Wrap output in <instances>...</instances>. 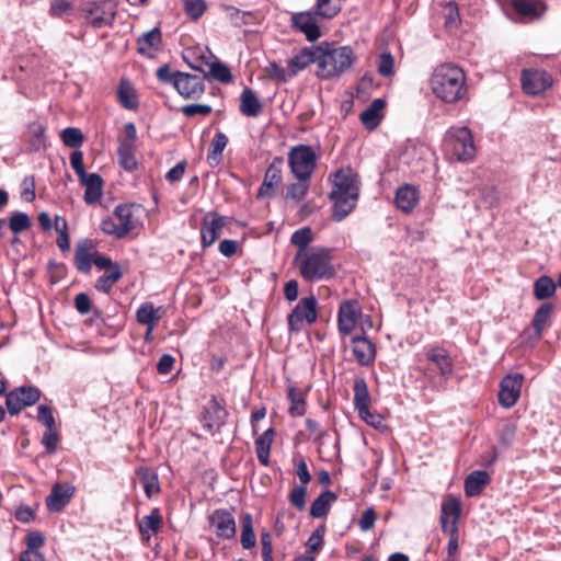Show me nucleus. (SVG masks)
Wrapping results in <instances>:
<instances>
[{
    "mask_svg": "<svg viewBox=\"0 0 561 561\" xmlns=\"http://www.w3.org/2000/svg\"><path fill=\"white\" fill-rule=\"evenodd\" d=\"M307 485H295L289 494L288 502L299 512L306 507Z\"/></svg>",
    "mask_w": 561,
    "mask_h": 561,
    "instance_id": "54",
    "label": "nucleus"
},
{
    "mask_svg": "<svg viewBox=\"0 0 561 561\" xmlns=\"http://www.w3.org/2000/svg\"><path fill=\"white\" fill-rule=\"evenodd\" d=\"M185 11L188 16L197 20L205 13L206 3L204 0H190L185 3Z\"/></svg>",
    "mask_w": 561,
    "mask_h": 561,
    "instance_id": "62",
    "label": "nucleus"
},
{
    "mask_svg": "<svg viewBox=\"0 0 561 561\" xmlns=\"http://www.w3.org/2000/svg\"><path fill=\"white\" fill-rule=\"evenodd\" d=\"M156 78L162 84H170L185 100H198L205 93L204 78L188 72L172 70L164 64L156 70Z\"/></svg>",
    "mask_w": 561,
    "mask_h": 561,
    "instance_id": "4",
    "label": "nucleus"
},
{
    "mask_svg": "<svg viewBox=\"0 0 561 561\" xmlns=\"http://www.w3.org/2000/svg\"><path fill=\"white\" fill-rule=\"evenodd\" d=\"M226 225L225 217L216 211L209 213L202 221L201 241L203 248H208L218 239Z\"/></svg>",
    "mask_w": 561,
    "mask_h": 561,
    "instance_id": "22",
    "label": "nucleus"
},
{
    "mask_svg": "<svg viewBox=\"0 0 561 561\" xmlns=\"http://www.w3.org/2000/svg\"><path fill=\"white\" fill-rule=\"evenodd\" d=\"M116 98L119 105L125 110L136 111L139 107L137 90L133 82L126 77H123L119 80L116 90Z\"/></svg>",
    "mask_w": 561,
    "mask_h": 561,
    "instance_id": "25",
    "label": "nucleus"
},
{
    "mask_svg": "<svg viewBox=\"0 0 561 561\" xmlns=\"http://www.w3.org/2000/svg\"><path fill=\"white\" fill-rule=\"evenodd\" d=\"M553 312L554 306L551 302H545L536 310L531 324L538 340L541 339L543 330L548 327Z\"/></svg>",
    "mask_w": 561,
    "mask_h": 561,
    "instance_id": "38",
    "label": "nucleus"
},
{
    "mask_svg": "<svg viewBox=\"0 0 561 561\" xmlns=\"http://www.w3.org/2000/svg\"><path fill=\"white\" fill-rule=\"evenodd\" d=\"M385 107V100L375 99L368 107L360 113L359 119L362 124L369 130L377 128L383 118Z\"/></svg>",
    "mask_w": 561,
    "mask_h": 561,
    "instance_id": "31",
    "label": "nucleus"
},
{
    "mask_svg": "<svg viewBox=\"0 0 561 561\" xmlns=\"http://www.w3.org/2000/svg\"><path fill=\"white\" fill-rule=\"evenodd\" d=\"M116 13V5L110 0L89 2L80 10L85 24L93 28L113 26Z\"/></svg>",
    "mask_w": 561,
    "mask_h": 561,
    "instance_id": "8",
    "label": "nucleus"
},
{
    "mask_svg": "<svg viewBox=\"0 0 561 561\" xmlns=\"http://www.w3.org/2000/svg\"><path fill=\"white\" fill-rule=\"evenodd\" d=\"M445 26L447 28H456L460 23L458 5L455 2H448L445 7Z\"/></svg>",
    "mask_w": 561,
    "mask_h": 561,
    "instance_id": "59",
    "label": "nucleus"
},
{
    "mask_svg": "<svg viewBox=\"0 0 561 561\" xmlns=\"http://www.w3.org/2000/svg\"><path fill=\"white\" fill-rule=\"evenodd\" d=\"M239 111L247 117H256L262 113L263 104L251 88L245 87L242 90L240 94Z\"/></svg>",
    "mask_w": 561,
    "mask_h": 561,
    "instance_id": "32",
    "label": "nucleus"
},
{
    "mask_svg": "<svg viewBox=\"0 0 561 561\" xmlns=\"http://www.w3.org/2000/svg\"><path fill=\"white\" fill-rule=\"evenodd\" d=\"M520 84L526 94L540 95L552 87L553 78L543 69L528 68L520 72Z\"/></svg>",
    "mask_w": 561,
    "mask_h": 561,
    "instance_id": "11",
    "label": "nucleus"
},
{
    "mask_svg": "<svg viewBox=\"0 0 561 561\" xmlns=\"http://www.w3.org/2000/svg\"><path fill=\"white\" fill-rule=\"evenodd\" d=\"M351 344L353 355L360 366L374 365L377 355L376 345L366 335L353 336Z\"/></svg>",
    "mask_w": 561,
    "mask_h": 561,
    "instance_id": "23",
    "label": "nucleus"
},
{
    "mask_svg": "<svg viewBox=\"0 0 561 561\" xmlns=\"http://www.w3.org/2000/svg\"><path fill=\"white\" fill-rule=\"evenodd\" d=\"M75 307L81 314H87L91 311L94 312V318H101V312L98 309H93L92 301L85 293L77 294L75 297Z\"/></svg>",
    "mask_w": 561,
    "mask_h": 561,
    "instance_id": "55",
    "label": "nucleus"
},
{
    "mask_svg": "<svg viewBox=\"0 0 561 561\" xmlns=\"http://www.w3.org/2000/svg\"><path fill=\"white\" fill-rule=\"evenodd\" d=\"M491 483V476L484 470H476L469 473L463 483L465 494L468 497L479 496Z\"/></svg>",
    "mask_w": 561,
    "mask_h": 561,
    "instance_id": "28",
    "label": "nucleus"
},
{
    "mask_svg": "<svg viewBox=\"0 0 561 561\" xmlns=\"http://www.w3.org/2000/svg\"><path fill=\"white\" fill-rule=\"evenodd\" d=\"M337 496L334 492L330 490L323 491L318 497L314 499L310 506V515L313 518L324 517L331 505L336 501Z\"/></svg>",
    "mask_w": 561,
    "mask_h": 561,
    "instance_id": "40",
    "label": "nucleus"
},
{
    "mask_svg": "<svg viewBox=\"0 0 561 561\" xmlns=\"http://www.w3.org/2000/svg\"><path fill=\"white\" fill-rule=\"evenodd\" d=\"M41 391L34 386H23L7 394L5 404L12 415L20 413L25 407L35 404Z\"/></svg>",
    "mask_w": 561,
    "mask_h": 561,
    "instance_id": "13",
    "label": "nucleus"
},
{
    "mask_svg": "<svg viewBox=\"0 0 561 561\" xmlns=\"http://www.w3.org/2000/svg\"><path fill=\"white\" fill-rule=\"evenodd\" d=\"M31 227L30 217L25 213H14L9 220V228L14 233L26 231Z\"/></svg>",
    "mask_w": 561,
    "mask_h": 561,
    "instance_id": "57",
    "label": "nucleus"
},
{
    "mask_svg": "<svg viewBox=\"0 0 561 561\" xmlns=\"http://www.w3.org/2000/svg\"><path fill=\"white\" fill-rule=\"evenodd\" d=\"M241 526H242L241 538H240L241 545H242L243 549H247V550L252 549L253 547H255L256 538H255V534L253 530V520H252L251 514L247 513L242 516Z\"/></svg>",
    "mask_w": 561,
    "mask_h": 561,
    "instance_id": "46",
    "label": "nucleus"
},
{
    "mask_svg": "<svg viewBox=\"0 0 561 561\" xmlns=\"http://www.w3.org/2000/svg\"><path fill=\"white\" fill-rule=\"evenodd\" d=\"M80 184L84 187V202L89 205L100 201L103 191V180L98 173L85 174L79 178Z\"/></svg>",
    "mask_w": 561,
    "mask_h": 561,
    "instance_id": "29",
    "label": "nucleus"
},
{
    "mask_svg": "<svg viewBox=\"0 0 561 561\" xmlns=\"http://www.w3.org/2000/svg\"><path fill=\"white\" fill-rule=\"evenodd\" d=\"M317 299L314 296L304 297L295 306L287 317L288 330L300 332L305 324H312L317 321Z\"/></svg>",
    "mask_w": 561,
    "mask_h": 561,
    "instance_id": "10",
    "label": "nucleus"
},
{
    "mask_svg": "<svg viewBox=\"0 0 561 561\" xmlns=\"http://www.w3.org/2000/svg\"><path fill=\"white\" fill-rule=\"evenodd\" d=\"M377 71L380 76L389 78L394 75V58L391 53L383 51L377 61Z\"/></svg>",
    "mask_w": 561,
    "mask_h": 561,
    "instance_id": "53",
    "label": "nucleus"
},
{
    "mask_svg": "<svg viewBox=\"0 0 561 561\" xmlns=\"http://www.w3.org/2000/svg\"><path fill=\"white\" fill-rule=\"evenodd\" d=\"M274 436H275V431H274V428L270 427L262 435H260L254 442L256 457L262 466L266 467L270 463V454H271V447H272V443L274 440Z\"/></svg>",
    "mask_w": 561,
    "mask_h": 561,
    "instance_id": "37",
    "label": "nucleus"
},
{
    "mask_svg": "<svg viewBox=\"0 0 561 561\" xmlns=\"http://www.w3.org/2000/svg\"><path fill=\"white\" fill-rule=\"evenodd\" d=\"M287 399L290 402L288 413L290 416H302L306 413V392L295 386H289L287 389Z\"/></svg>",
    "mask_w": 561,
    "mask_h": 561,
    "instance_id": "39",
    "label": "nucleus"
},
{
    "mask_svg": "<svg viewBox=\"0 0 561 561\" xmlns=\"http://www.w3.org/2000/svg\"><path fill=\"white\" fill-rule=\"evenodd\" d=\"M266 75L277 81V82H287L293 78L290 75L289 69L285 70L283 67H280L277 62L273 61L270 62V65L265 69Z\"/></svg>",
    "mask_w": 561,
    "mask_h": 561,
    "instance_id": "58",
    "label": "nucleus"
},
{
    "mask_svg": "<svg viewBox=\"0 0 561 561\" xmlns=\"http://www.w3.org/2000/svg\"><path fill=\"white\" fill-rule=\"evenodd\" d=\"M283 164L282 157H275L265 171L263 182L257 191V197H271L275 195V190L283 181Z\"/></svg>",
    "mask_w": 561,
    "mask_h": 561,
    "instance_id": "18",
    "label": "nucleus"
},
{
    "mask_svg": "<svg viewBox=\"0 0 561 561\" xmlns=\"http://www.w3.org/2000/svg\"><path fill=\"white\" fill-rule=\"evenodd\" d=\"M123 273L121 266H114L113 271L106 272L95 282V288L99 291L108 294L113 286L122 278Z\"/></svg>",
    "mask_w": 561,
    "mask_h": 561,
    "instance_id": "47",
    "label": "nucleus"
},
{
    "mask_svg": "<svg viewBox=\"0 0 561 561\" xmlns=\"http://www.w3.org/2000/svg\"><path fill=\"white\" fill-rule=\"evenodd\" d=\"M101 229L107 234H114L117 238H124L135 229L134 211L131 205H117L113 213V218L108 217L102 220Z\"/></svg>",
    "mask_w": 561,
    "mask_h": 561,
    "instance_id": "9",
    "label": "nucleus"
},
{
    "mask_svg": "<svg viewBox=\"0 0 561 561\" xmlns=\"http://www.w3.org/2000/svg\"><path fill=\"white\" fill-rule=\"evenodd\" d=\"M443 150L450 160H472L476 156V146L471 130L466 126L450 127L444 136Z\"/></svg>",
    "mask_w": 561,
    "mask_h": 561,
    "instance_id": "5",
    "label": "nucleus"
},
{
    "mask_svg": "<svg viewBox=\"0 0 561 561\" xmlns=\"http://www.w3.org/2000/svg\"><path fill=\"white\" fill-rule=\"evenodd\" d=\"M228 145V137L218 131L215 134L207 151V162L211 168L217 167L221 162L222 151Z\"/></svg>",
    "mask_w": 561,
    "mask_h": 561,
    "instance_id": "41",
    "label": "nucleus"
},
{
    "mask_svg": "<svg viewBox=\"0 0 561 561\" xmlns=\"http://www.w3.org/2000/svg\"><path fill=\"white\" fill-rule=\"evenodd\" d=\"M356 61V55L351 46H335L330 42L317 45L316 76L321 80L340 78Z\"/></svg>",
    "mask_w": 561,
    "mask_h": 561,
    "instance_id": "1",
    "label": "nucleus"
},
{
    "mask_svg": "<svg viewBox=\"0 0 561 561\" xmlns=\"http://www.w3.org/2000/svg\"><path fill=\"white\" fill-rule=\"evenodd\" d=\"M341 11V7L332 0H317L316 9L312 11L317 16L333 19Z\"/></svg>",
    "mask_w": 561,
    "mask_h": 561,
    "instance_id": "51",
    "label": "nucleus"
},
{
    "mask_svg": "<svg viewBox=\"0 0 561 561\" xmlns=\"http://www.w3.org/2000/svg\"><path fill=\"white\" fill-rule=\"evenodd\" d=\"M163 519L160 513V510L154 507L151 510L150 514L144 516L141 520L138 522V530L141 536V539L145 541H149L150 533L157 534L161 526Z\"/></svg>",
    "mask_w": 561,
    "mask_h": 561,
    "instance_id": "36",
    "label": "nucleus"
},
{
    "mask_svg": "<svg viewBox=\"0 0 561 561\" xmlns=\"http://www.w3.org/2000/svg\"><path fill=\"white\" fill-rule=\"evenodd\" d=\"M228 412L222 402H220L215 396L210 398L207 405L204 407L201 422L203 428L214 434V430H219L226 424Z\"/></svg>",
    "mask_w": 561,
    "mask_h": 561,
    "instance_id": "14",
    "label": "nucleus"
},
{
    "mask_svg": "<svg viewBox=\"0 0 561 561\" xmlns=\"http://www.w3.org/2000/svg\"><path fill=\"white\" fill-rule=\"evenodd\" d=\"M296 474L299 478L300 485H307L311 482L312 477L308 470L307 462L304 458L295 460Z\"/></svg>",
    "mask_w": 561,
    "mask_h": 561,
    "instance_id": "64",
    "label": "nucleus"
},
{
    "mask_svg": "<svg viewBox=\"0 0 561 561\" xmlns=\"http://www.w3.org/2000/svg\"><path fill=\"white\" fill-rule=\"evenodd\" d=\"M420 190L412 184H403L396 191L394 203L398 209L404 214H410L419 204Z\"/></svg>",
    "mask_w": 561,
    "mask_h": 561,
    "instance_id": "24",
    "label": "nucleus"
},
{
    "mask_svg": "<svg viewBox=\"0 0 561 561\" xmlns=\"http://www.w3.org/2000/svg\"><path fill=\"white\" fill-rule=\"evenodd\" d=\"M209 524L221 539H232L237 534L234 517L227 510H215L209 516Z\"/></svg>",
    "mask_w": 561,
    "mask_h": 561,
    "instance_id": "20",
    "label": "nucleus"
},
{
    "mask_svg": "<svg viewBox=\"0 0 561 561\" xmlns=\"http://www.w3.org/2000/svg\"><path fill=\"white\" fill-rule=\"evenodd\" d=\"M461 514L460 501L456 497H448L442 504L440 526L443 533L449 536L447 556H457L459 529L458 522Z\"/></svg>",
    "mask_w": 561,
    "mask_h": 561,
    "instance_id": "6",
    "label": "nucleus"
},
{
    "mask_svg": "<svg viewBox=\"0 0 561 561\" xmlns=\"http://www.w3.org/2000/svg\"><path fill=\"white\" fill-rule=\"evenodd\" d=\"M26 549L24 551L39 552L45 543V538L41 531H30L25 538Z\"/></svg>",
    "mask_w": 561,
    "mask_h": 561,
    "instance_id": "60",
    "label": "nucleus"
},
{
    "mask_svg": "<svg viewBox=\"0 0 561 561\" xmlns=\"http://www.w3.org/2000/svg\"><path fill=\"white\" fill-rule=\"evenodd\" d=\"M70 501V486L66 483H56L46 499L50 512L61 511Z\"/></svg>",
    "mask_w": 561,
    "mask_h": 561,
    "instance_id": "34",
    "label": "nucleus"
},
{
    "mask_svg": "<svg viewBox=\"0 0 561 561\" xmlns=\"http://www.w3.org/2000/svg\"><path fill=\"white\" fill-rule=\"evenodd\" d=\"M362 316V307L355 299L344 300L340 304L337 312L339 332L346 336L355 329Z\"/></svg>",
    "mask_w": 561,
    "mask_h": 561,
    "instance_id": "16",
    "label": "nucleus"
},
{
    "mask_svg": "<svg viewBox=\"0 0 561 561\" xmlns=\"http://www.w3.org/2000/svg\"><path fill=\"white\" fill-rule=\"evenodd\" d=\"M325 525L322 524L318 526V528L310 535L306 542L307 547V553L309 556H312L313 553H318L323 545H324V533H325Z\"/></svg>",
    "mask_w": 561,
    "mask_h": 561,
    "instance_id": "50",
    "label": "nucleus"
},
{
    "mask_svg": "<svg viewBox=\"0 0 561 561\" xmlns=\"http://www.w3.org/2000/svg\"><path fill=\"white\" fill-rule=\"evenodd\" d=\"M465 71L454 64L437 66L431 77L430 83L436 98L445 103H456L467 93Z\"/></svg>",
    "mask_w": 561,
    "mask_h": 561,
    "instance_id": "2",
    "label": "nucleus"
},
{
    "mask_svg": "<svg viewBox=\"0 0 561 561\" xmlns=\"http://www.w3.org/2000/svg\"><path fill=\"white\" fill-rule=\"evenodd\" d=\"M354 407L357 412L366 410L370 405V393L366 380L363 377H357L354 380Z\"/></svg>",
    "mask_w": 561,
    "mask_h": 561,
    "instance_id": "43",
    "label": "nucleus"
},
{
    "mask_svg": "<svg viewBox=\"0 0 561 561\" xmlns=\"http://www.w3.org/2000/svg\"><path fill=\"white\" fill-rule=\"evenodd\" d=\"M54 228L59 233L57 244L61 251H66L69 248L68 237V224L65 217L56 216L54 221Z\"/></svg>",
    "mask_w": 561,
    "mask_h": 561,
    "instance_id": "52",
    "label": "nucleus"
},
{
    "mask_svg": "<svg viewBox=\"0 0 561 561\" xmlns=\"http://www.w3.org/2000/svg\"><path fill=\"white\" fill-rule=\"evenodd\" d=\"M511 5L520 16L530 19L539 16L538 2L536 0H511Z\"/></svg>",
    "mask_w": 561,
    "mask_h": 561,
    "instance_id": "49",
    "label": "nucleus"
},
{
    "mask_svg": "<svg viewBox=\"0 0 561 561\" xmlns=\"http://www.w3.org/2000/svg\"><path fill=\"white\" fill-rule=\"evenodd\" d=\"M309 181L310 180H304L288 185L286 191V197L297 202L304 199L309 191Z\"/></svg>",
    "mask_w": 561,
    "mask_h": 561,
    "instance_id": "56",
    "label": "nucleus"
},
{
    "mask_svg": "<svg viewBox=\"0 0 561 561\" xmlns=\"http://www.w3.org/2000/svg\"><path fill=\"white\" fill-rule=\"evenodd\" d=\"M119 165L126 171H134L137 169V160L135 158L133 146L127 141L121 142L118 150Z\"/></svg>",
    "mask_w": 561,
    "mask_h": 561,
    "instance_id": "48",
    "label": "nucleus"
},
{
    "mask_svg": "<svg viewBox=\"0 0 561 561\" xmlns=\"http://www.w3.org/2000/svg\"><path fill=\"white\" fill-rule=\"evenodd\" d=\"M557 286L550 276L542 275L534 283V297L537 300H546L554 296Z\"/></svg>",
    "mask_w": 561,
    "mask_h": 561,
    "instance_id": "44",
    "label": "nucleus"
},
{
    "mask_svg": "<svg viewBox=\"0 0 561 561\" xmlns=\"http://www.w3.org/2000/svg\"><path fill=\"white\" fill-rule=\"evenodd\" d=\"M524 375L523 374H519V373H515V374H508L506 375L500 382V386H499V394H497V399H499V403L505 408V409H511L513 408L519 397H520V391H522V387H523V383H524Z\"/></svg>",
    "mask_w": 561,
    "mask_h": 561,
    "instance_id": "12",
    "label": "nucleus"
},
{
    "mask_svg": "<svg viewBox=\"0 0 561 561\" xmlns=\"http://www.w3.org/2000/svg\"><path fill=\"white\" fill-rule=\"evenodd\" d=\"M161 44L162 32L159 27H153L137 38V53L151 58L160 50Z\"/></svg>",
    "mask_w": 561,
    "mask_h": 561,
    "instance_id": "26",
    "label": "nucleus"
},
{
    "mask_svg": "<svg viewBox=\"0 0 561 561\" xmlns=\"http://www.w3.org/2000/svg\"><path fill=\"white\" fill-rule=\"evenodd\" d=\"M184 59L192 69L204 73V80L211 78L225 84L232 82V75L230 68L221 61L217 60L211 62L209 65V71L205 72L199 64L190 62L186 56H184Z\"/></svg>",
    "mask_w": 561,
    "mask_h": 561,
    "instance_id": "30",
    "label": "nucleus"
},
{
    "mask_svg": "<svg viewBox=\"0 0 561 561\" xmlns=\"http://www.w3.org/2000/svg\"><path fill=\"white\" fill-rule=\"evenodd\" d=\"M300 276L309 283L330 279L335 275L332 263V250L323 247L309 248L308 253L301 255L298 261L294 260Z\"/></svg>",
    "mask_w": 561,
    "mask_h": 561,
    "instance_id": "3",
    "label": "nucleus"
},
{
    "mask_svg": "<svg viewBox=\"0 0 561 561\" xmlns=\"http://www.w3.org/2000/svg\"><path fill=\"white\" fill-rule=\"evenodd\" d=\"M311 64L317 65V45L302 47L287 61V66L293 78L300 71L308 68Z\"/></svg>",
    "mask_w": 561,
    "mask_h": 561,
    "instance_id": "27",
    "label": "nucleus"
},
{
    "mask_svg": "<svg viewBox=\"0 0 561 561\" xmlns=\"http://www.w3.org/2000/svg\"><path fill=\"white\" fill-rule=\"evenodd\" d=\"M37 421L45 425L46 428L55 427V419L48 405L41 404L37 408Z\"/></svg>",
    "mask_w": 561,
    "mask_h": 561,
    "instance_id": "63",
    "label": "nucleus"
},
{
    "mask_svg": "<svg viewBox=\"0 0 561 561\" xmlns=\"http://www.w3.org/2000/svg\"><path fill=\"white\" fill-rule=\"evenodd\" d=\"M98 244L92 239H83L77 243L75 265L81 273L89 274L98 254Z\"/></svg>",
    "mask_w": 561,
    "mask_h": 561,
    "instance_id": "21",
    "label": "nucleus"
},
{
    "mask_svg": "<svg viewBox=\"0 0 561 561\" xmlns=\"http://www.w3.org/2000/svg\"><path fill=\"white\" fill-rule=\"evenodd\" d=\"M136 474L138 476L148 499L160 493L161 489L159 478L154 469L148 466H140L136 469Z\"/></svg>",
    "mask_w": 561,
    "mask_h": 561,
    "instance_id": "33",
    "label": "nucleus"
},
{
    "mask_svg": "<svg viewBox=\"0 0 561 561\" xmlns=\"http://www.w3.org/2000/svg\"><path fill=\"white\" fill-rule=\"evenodd\" d=\"M331 195L359 196V176L351 168L340 169L334 173Z\"/></svg>",
    "mask_w": 561,
    "mask_h": 561,
    "instance_id": "15",
    "label": "nucleus"
},
{
    "mask_svg": "<svg viewBox=\"0 0 561 561\" xmlns=\"http://www.w3.org/2000/svg\"><path fill=\"white\" fill-rule=\"evenodd\" d=\"M426 359L435 366L442 377L448 378L454 371V359L450 353L439 344H433L425 350Z\"/></svg>",
    "mask_w": 561,
    "mask_h": 561,
    "instance_id": "19",
    "label": "nucleus"
},
{
    "mask_svg": "<svg viewBox=\"0 0 561 561\" xmlns=\"http://www.w3.org/2000/svg\"><path fill=\"white\" fill-rule=\"evenodd\" d=\"M317 15L312 11L294 13L290 16V26L302 33L307 41L313 43L321 37V31L317 22Z\"/></svg>",
    "mask_w": 561,
    "mask_h": 561,
    "instance_id": "17",
    "label": "nucleus"
},
{
    "mask_svg": "<svg viewBox=\"0 0 561 561\" xmlns=\"http://www.w3.org/2000/svg\"><path fill=\"white\" fill-rule=\"evenodd\" d=\"M312 241V230L309 227H302L296 230L290 238V242L298 247V251L295 255V261H298L301 255L308 253V245Z\"/></svg>",
    "mask_w": 561,
    "mask_h": 561,
    "instance_id": "45",
    "label": "nucleus"
},
{
    "mask_svg": "<svg viewBox=\"0 0 561 561\" xmlns=\"http://www.w3.org/2000/svg\"><path fill=\"white\" fill-rule=\"evenodd\" d=\"M288 164L296 179L310 180L317 168V154L309 145L295 146L288 152Z\"/></svg>",
    "mask_w": 561,
    "mask_h": 561,
    "instance_id": "7",
    "label": "nucleus"
},
{
    "mask_svg": "<svg viewBox=\"0 0 561 561\" xmlns=\"http://www.w3.org/2000/svg\"><path fill=\"white\" fill-rule=\"evenodd\" d=\"M161 307L156 308L152 302H144L136 312V319L139 324L146 327H157L161 320Z\"/></svg>",
    "mask_w": 561,
    "mask_h": 561,
    "instance_id": "42",
    "label": "nucleus"
},
{
    "mask_svg": "<svg viewBox=\"0 0 561 561\" xmlns=\"http://www.w3.org/2000/svg\"><path fill=\"white\" fill-rule=\"evenodd\" d=\"M211 111V106L207 104H187L181 108V112L187 117H193L195 115L207 116Z\"/></svg>",
    "mask_w": 561,
    "mask_h": 561,
    "instance_id": "61",
    "label": "nucleus"
},
{
    "mask_svg": "<svg viewBox=\"0 0 561 561\" xmlns=\"http://www.w3.org/2000/svg\"><path fill=\"white\" fill-rule=\"evenodd\" d=\"M330 198L333 202L332 219L334 221H341L346 218L356 207L358 196H337L331 195Z\"/></svg>",
    "mask_w": 561,
    "mask_h": 561,
    "instance_id": "35",
    "label": "nucleus"
}]
</instances>
